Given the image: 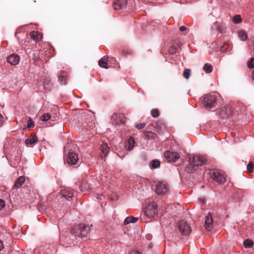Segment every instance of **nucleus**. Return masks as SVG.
<instances>
[{
	"instance_id": "obj_9",
	"label": "nucleus",
	"mask_w": 254,
	"mask_h": 254,
	"mask_svg": "<svg viewBox=\"0 0 254 254\" xmlns=\"http://www.w3.org/2000/svg\"><path fill=\"white\" fill-rule=\"evenodd\" d=\"M67 163L70 165H76L79 162V158L77 154L73 152H70L68 153L66 159Z\"/></svg>"
},
{
	"instance_id": "obj_4",
	"label": "nucleus",
	"mask_w": 254,
	"mask_h": 254,
	"mask_svg": "<svg viewBox=\"0 0 254 254\" xmlns=\"http://www.w3.org/2000/svg\"><path fill=\"white\" fill-rule=\"evenodd\" d=\"M207 160L203 156L195 155L190 159L189 165L191 166L197 167L204 165L206 163Z\"/></svg>"
},
{
	"instance_id": "obj_43",
	"label": "nucleus",
	"mask_w": 254,
	"mask_h": 254,
	"mask_svg": "<svg viewBox=\"0 0 254 254\" xmlns=\"http://www.w3.org/2000/svg\"><path fill=\"white\" fill-rule=\"evenodd\" d=\"M218 29L220 32H222V30L220 28H218Z\"/></svg>"
},
{
	"instance_id": "obj_8",
	"label": "nucleus",
	"mask_w": 254,
	"mask_h": 254,
	"mask_svg": "<svg viewBox=\"0 0 254 254\" xmlns=\"http://www.w3.org/2000/svg\"><path fill=\"white\" fill-rule=\"evenodd\" d=\"M168 186L166 184L158 182L156 184V191L158 194H165L168 190Z\"/></svg>"
},
{
	"instance_id": "obj_12",
	"label": "nucleus",
	"mask_w": 254,
	"mask_h": 254,
	"mask_svg": "<svg viewBox=\"0 0 254 254\" xmlns=\"http://www.w3.org/2000/svg\"><path fill=\"white\" fill-rule=\"evenodd\" d=\"M60 195L64 197L67 200H69L73 196V192L69 189H65L62 190L60 192Z\"/></svg>"
},
{
	"instance_id": "obj_30",
	"label": "nucleus",
	"mask_w": 254,
	"mask_h": 254,
	"mask_svg": "<svg viewBox=\"0 0 254 254\" xmlns=\"http://www.w3.org/2000/svg\"><path fill=\"white\" fill-rule=\"evenodd\" d=\"M248 66L250 68H254V58H252L248 63Z\"/></svg>"
},
{
	"instance_id": "obj_2",
	"label": "nucleus",
	"mask_w": 254,
	"mask_h": 254,
	"mask_svg": "<svg viewBox=\"0 0 254 254\" xmlns=\"http://www.w3.org/2000/svg\"><path fill=\"white\" fill-rule=\"evenodd\" d=\"M218 96L215 93H210L205 96L204 102L207 108L211 109L214 107L217 103Z\"/></svg>"
},
{
	"instance_id": "obj_24",
	"label": "nucleus",
	"mask_w": 254,
	"mask_h": 254,
	"mask_svg": "<svg viewBox=\"0 0 254 254\" xmlns=\"http://www.w3.org/2000/svg\"><path fill=\"white\" fill-rule=\"evenodd\" d=\"M243 244L246 248H249L253 246L254 243L252 241L247 239L244 241Z\"/></svg>"
},
{
	"instance_id": "obj_19",
	"label": "nucleus",
	"mask_w": 254,
	"mask_h": 254,
	"mask_svg": "<svg viewBox=\"0 0 254 254\" xmlns=\"http://www.w3.org/2000/svg\"><path fill=\"white\" fill-rule=\"evenodd\" d=\"M135 139L132 137H130L128 140V148L127 150L128 151L131 150L133 147L134 145L135 144Z\"/></svg>"
},
{
	"instance_id": "obj_34",
	"label": "nucleus",
	"mask_w": 254,
	"mask_h": 254,
	"mask_svg": "<svg viewBox=\"0 0 254 254\" xmlns=\"http://www.w3.org/2000/svg\"><path fill=\"white\" fill-rule=\"evenodd\" d=\"M5 206V202L4 200L0 199V210L2 209Z\"/></svg>"
},
{
	"instance_id": "obj_39",
	"label": "nucleus",
	"mask_w": 254,
	"mask_h": 254,
	"mask_svg": "<svg viewBox=\"0 0 254 254\" xmlns=\"http://www.w3.org/2000/svg\"><path fill=\"white\" fill-rule=\"evenodd\" d=\"M252 78L253 80H254V70L252 72Z\"/></svg>"
},
{
	"instance_id": "obj_1",
	"label": "nucleus",
	"mask_w": 254,
	"mask_h": 254,
	"mask_svg": "<svg viewBox=\"0 0 254 254\" xmlns=\"http://www.w3.org/2000/svg\"><path fill=\"white\" fill-rule=\"evenodd\" d=\"M145 215L149 219H152L158 214L157 205L156 203L150 202L143 208Z\"/></svg>"
},
{
	"instance_id": "obj_6",
	"label": "nucleus",
	"mask_w": 254,
	"mask_h": 254,
	"mask_svg": "<svg viewBox=\"0 0 254 254\" xmlns=\"http://www.w3.org/2000/svg\"><path fill=\"white\" fill-rule=\"evenodd\" d=\"M164 156L168 162H174L180 158V154L177 152L166 151L164 153Z\"/></svg>"
},
{
	"instance_id": "obj_10",
	"label": "nucleus",
	"mask_w": 254,
	"mask_h": 254,
	"mask_svg": "<svg viewBox=\"0 0 254 254\" xmlns=\"http://www.w3.org/2000/svg\"><path fill=\"white\" fill-rule=\"evenodd\" d=\"M127 0H117L113 3L114 8L116 10L124 9L127 5Z\"/></svg>"
},
{
	"instance_id": "obj_36",
	"label": "nucleus",
	"mask_w": 254,
	"mask_h": 254,
	"mask_svg": "<svg viewBox=\"0 0 254 254\" xmlns=\"http://www.w3.org/2000/svg\"><path fill=\"white\" fill-rule=\"evenodd\" d=\"M179 30L181 31H184L185 30H187V28L186 27L184 26H180V28H179Z\"/></svg>"
},
{
	"instance_id": "obj_26",
	"label": "nucleus",
	"mask_w": 254,
	"mask_h": 254,
	"mask_svg": "<svg viewBox=\"0 0 254 254\" xmlns=\"http://www.w3.org/2000/svg\"><path fill=\"white\" fill-rule=\"evenodd\" d=\"M191 73V70L190 69H185L183 71V76L185 78L188 79L189 78Z\"/></svg>"
},
{
	"instance_id": "obj_38",
	"label": "nucleus",
	"mask_w": 254,
	"mask_h": 254,
	"mask_svg": "<svg viewBox=\"0 0 254 254\" xmlns=\"http://www.w3.org/2000/svg\"><path fill=\"white\" fill-rule=\"evenodd\" d=\"M130 254H140L138 251H134L131 252Z\"/></svg>"
},
{
	"instance_id": "obj_41",
	"label": "nucleus",
	"mask_w": 254,
	"mask_h": 254,
	"mask_svg": "<svg viewBox=\"0 0 254 254\" xmlns=\"http://www.w3.org/2000/svg\"><path fill=\"white\" fill-rule=\"evenodd\" d=\"M102 195H100L99 197H97V198L98 199H102Z\"/></svg>"
},
{
	"instance_id": "obj_15",
	"label": "nucleus",
	"mask_w": 254,
	"mask_h": 254,
	"mask_svg": "<svg viewBox=\"0 0 254 254\" xmlns=\"http://www.w3.org/2000/svg\"><path fill=\"white\" fill-rule=\"evenodd\" d=\"M108 57L104 56L99 61L98 64L100 67L107 69L109 67L108 65Z\"/></svg>"
},
{
	"instance_id": "obj_29",
	"label": "nucleus",
	"mask_w": 254,
	"mask_h": 254,
	"mask_svg": "<svg viewBox=\"0 0 254 254\" xmlns=\"http://www.w3.org/2000/svg\"><path fill=\"white\" fill-rule=\"evenodd\" d=\"M232 21L235 24H238L242 22L241 17H233Z\"/></svg>"
},
{
	"instance_id": "obj_25",
	"label": "nucleus",
	"mask_w": 254,
	"mask_h": 254,
	"mask_svg": "<svg viewBox=\"0 0 254 254\" xmlns=\"http://www.w3.org/2000/svg\"><path fill=\"white\" fill-rule=\"evenodd\" d=\"M51 117V116L50 113H45L41 116L40 117V120L44 122L47 121L50 119Z\"/></svg>"
},
{
	"instance_id": "obj_40",
	"label": "nucleus",
	"mask_w": 254,
	"mask_h": 254,
	"mask_svg": "<svg viewBox=\"0 0 254 254\" xmlns=\"http://www.w3.org/2000/svg\"><path fill=\"white\" fill-rule=\"evenodd\" d=\"M61 243L63 245H64V246H65L66 247H68V246H67V245H64V244H63V243H62V239H61Z\"/></svg>"
},
{
	"instance_id": "obj_20",
	"label": "nucleus",
	"mask_w": 254,
	"mask_h": 254,
	"mask_svg": "<svg viewBox=\"0 0 254 254\" xmlns=\"http://www.w3.org/2000/svg\"><path fill=\"white\" fill-rule=\"evenodd\" d=\"M137 218L134 217L133 216H129L127 217L125 221H124V224L125 225L128 224L130 223H134L137 221Z\"/></svg>"
},
{
	"instance_id": "obj_18",
	"label": "nucleus",
	"mask_w": 254,
	"mask_h": 254,
	"mask_svg": "<svg viewBox=\"0 0 254 254\" xmlns=\"http://www.w3.org/2000/svg\"><path fill=\"white\" fill-rule=\"evenodd\" d=\"M25 179L24 176L20 177L15 183L13 188L14 189H18L19 188L22 184L25 182Z\"/></svg>"
},
{
	"instance_id": "obj_11",
	"label": "nucleus",
	"mask_w": 254,
	"mask_h": 254,
	"mask_svg": "<svg viewBox=\"0 0 254 254\" xmlns=\"http://www.w3.org/2000/svg\"><path fill=\"white\" fill-rule=\"evenodd\" d=\"M20 61V57L16 54H11L7 58V61L11 65H15L18 64Z\"/></svg>"
},
{
	"instance_id": "obj_44",
	"label": "nucleus",
	"mask_w": 254,
	"mask_h": 254,
	"mask_svg": "<svg viewBox=\"0 0 254 254\" xmlns=\"http://www.w3.org/2000/svg\"><path fill=\"white\" fill-rule=\"evenodd\" d=\"M235 16H241L240 14H236L235 15Z\"/></svg>"
},
{
	"instance_id": "obj_33",
	"label": "nucleus",
	"mask_w": 254,
	"mask_h": 254,
	"mask_svg": "<svg viewBox=\"0 0 254 254\" xmlns=\"http://www.w3.org/2000/svg\"><path fill=\"white\" fill-rule=\"evenodd\" d=\"M145 123H139L135 124V127L137 129H142L145 126Z\"/></svg>"
},
{
	"instance_id": "obj_17",
	"label": "nucleus",
	"mask_w": 254,
	"mask_h": 254,
	"mask_svg": "<svg viewBox=\"0 0 254 254\" xmlns=\"http://www.w3.org/2000/svg\"><path fill=\"white\" fill-rule=\"evenodd\" d=\"M31 38L35 41H39L42 38V34L38 31H32L30 33Z\"/></svg>"
},
{
	"instance_id": "obj_35",
	"label": "nucleus",
	"mask_w": 254,
	"mask_h": 254,
	"mask_svg": "<svg viewBox=\"0 0 254 254\" xmlns=\"http://www.w3.org/2000/svg\"><path fill=\"white\" fill-rule=\"evenodd\" d=\"M3 123V118L1 115L0 114V127L2 126Z\"/></svg>"
},
{
	"instance_id": "obj_42",
	"label": "nucleus",
	"mask_w": 254,
	"mask_h": 254,
	"mask_svg": "<svg viewBox=\"0 0 254 254\" xmlns=\"http://www.w3.org/2000/svg\"><path fill=\"white\" fill-rule=\"evenodd\" d=\"M151 133V132H149V131H147L145 133V135L147 136V133Z\"/></svg>"
},
{
	"instance_id": "obj_3",
	"label": "nucleus",
	"mask_w": 254,
	"mask_h": 254,
	"mask_svg": "<svg viewBox=\"0 0 254 254\" xmlns=\"http://www.w3.org/2000/svg\"><path fill=\"white\" fill-rule=\"evenodd\" d=\"M90 231V227L84 224H79L73 229V233L79 237H85Z\"/></svg>"
},
{
	"instance_id": "obj_22",
	"label": "nucleus",
	"mask_w": 254,
	"mask_h": 254,
	"mask_svg": "<svg viewBox=\"0 0 254 254\" xmlns=\"http://www.w3.org/2000/svg\"><path fill=\"white\" fill-rule=\"evenodd\" d=\"M203 69L206 72V73H208L212 72L213 70V67L210 64H205L203 67Z\"/></svg>"
},
{
	"instance_id": "obj_7",
	"label": "nucleus",
	"mask_w": 254,
	"mask_h": 254,
	"mask_svg": "<svg viewBox=\"0 0 254 254\" xmlns=\"http://www.w3.org/2000/svg\"><path fill=\"white\" fill-rule=\"evenodd\" d=\"M178 228L183 235H188L190 234L191 231L190 225L184 220L179 222Z\"/></svg>"
},
{
	"instance_id": "obj_21",
	"label": "nucleus",
	"mask_w": 254,
	"mask_h": 254,
	"mask_svg": "<svg viewBox=\"0 0 254 254\" xmlns=\"http://www.w3.org/2000/svg\"><path fill=\"white\" fill-rule=\"evenodd\" d=\"M160 165V162L158 160H153L150 162V167L152 169L159 168Z\"/></svg>"
},
{
	"instance_id": "obj_16",
	"label": "nucleus",
	"mask_w": 254,
	"mask_h": 254,
	"mask_svg": "<svg viewBox=\"0 0 254 254\" xmlns=\"http://www.w3.org/2000/svg\"><path fill=\"white\" fill-rule=\"evenodd\" d=\"M109 150L110 148L108 147L107 144L106 143H103L101 147V150L102 151L101 157L102 158L105 157L108 154Z\"/></svg>"
},
{
	"instance_id": "obj_32",
	"label": "nucleus",
	"mask_w": 254,
	"mask_h": 254,
	"mask_svg": "<svg viewBox=\"0 0 254 254\" xmlns=\"http://www.w3.org/2000/svg\"><path fill=\"white\" fill-rule=\"evenodd\" d=\"M254 164L252 162H250L247 166V170L249 172L253 171Z\"/></svg>"
},
{
	"instance_id": "obj_23",
	"label": "nucleus",
	"mask_w": 254,
	"mask_h": 254,
	"mask_svg": "<svg viewBox=\"0 0 254 254\" xmlns=\"http://www.w3.org/2000/svg\"><path fill=\"white\" fill-rule=\"evenodd\" d=\"M238 36L239 38L242 41H245L247 40L248 36L247 35L244 31H240L238 32Z\"/></svg>"
},
{
	"instance_id": "obj_5",
	"label": "nucleus",
	"mask_w": 254,
	"mask_h": 254,
	"mask_svg": "<svg viewBox=\"0 0 254 254\" xmlns=\"http://www.w3.org/2000/svg\"><path fill=\"white\" fill-rule=\"evenodd\" d=\"M210 175L212 179L219 184H224L226 181L225 175L218 171H211Z\"/></svg>"
},
{
	"instance_id": "obj_27",
	"label": "nucleus",
	"mask_w": 254,
	"mask_h": 254,
	"mask_svg": "<svg viewBox=\"0 0 254 254\" xmlns=\"http://www.w3.org/2000/svg\"><path fill=\"white\" fill-rule=\"evenodd\" d=\"M59 79L61 81L62 83L65 84L66 83V77L64 75V73L62 72L59 76Z\"/></svg>"
},
{
	"instance_id": "obj_37",
	"label": "nucleus",
	"mask_w": 254,
	"mask_h": 254,
	"mask_svg": "<svg viewBox=\"0 0 254 254\" xmlns=\"http://www.w3.org/2000/svg\"><path fill=\"white\" fill-rule=\"evenodd\" d=\"M3 248V243L0 240V251H1Z\"/></svg>"
},
{
	"instance_id": "obj_14",
	"label": "nucleus",
	"mask_w": 254,
	"mask_h": 254,
	"mask_svg": "<svg viewBox=\"0 0 254 254\" xmlns=\"http://www.w3.org/2000/svg\"><path fill=\"white\" fill-rule=\"evenodd\" d=\"M38 141V137L36 134H31L29 138H27L25 143L27 146L32 145L36 143Z\"/></svg>"
},
{
	"instance_id": "obj_28",
	"label": "nucleus",
	"mask_w": 254,
	"mask_h": 254,
	"mask_svg": "<svg viewBox=\"0 0 254 254\" xmlns=\"http://www.w3.org/2000/svg\"><path fill=\"white\" fill-rule=\"evenodd\" d=\"M151 116L154 118H157L159 116V111L157 109H153L151 111Z\"/></svg>"
},
{
	"instance_id": "obj_13",
	"label": "nucleus",
	"mask_w": 254,
	"mask_h": 254,
	"mask_svg": "<svg viewBox=\"0 0 254 254\" xmlns=\"http://www.w3.org/2000/svg\"><path fill=\"white\" fill-rule=\"evenodd\" d=\"M213 219L212 215L210 213H208L205 216V228L207 231H210L212 228Z\"/></svg>"
},
{
	"instance_id": "obj_31",
	"label": "nucleus",
	"mask_w": 254,
	"mask_h": 254,
	"mask_svg": "<svg viewBox=\"0 0 254 254\" xmlns=\"http://www.w3.org/2000/svg\"><path fill=\"white\" fill-rule=\"evenodd\" d=\"M34 126V122L32 121V120L31 118H29V120L27 122V127L30 128L33 127Z\"/></svg>"
}]
</instances>
